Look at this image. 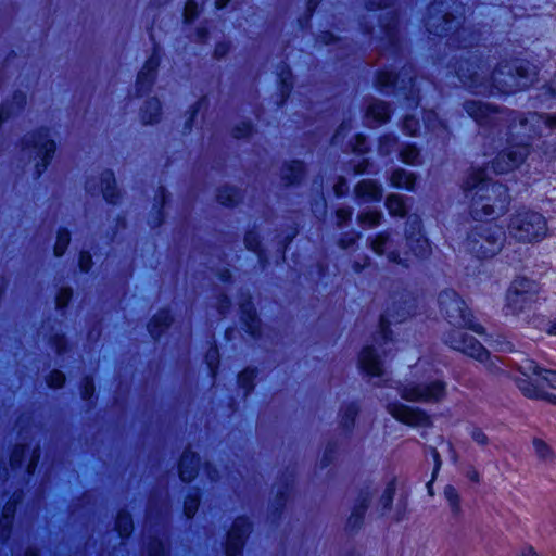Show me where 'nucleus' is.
I'll list each match as a JSON object with an SVG mask.
<instances>
[{
    "label": "nucleus",
    "instance_id": "obj_32",
    "mask_svg": "<svg viewBox=\"0 0 556 556\" xmlns=\"http://www.w3.org/2000/svg\"><path fill=\"white\" fill-rule=\"evenodd\" d=\"M278 70H279V72L277 73V76H278L280 85H281V88H280L281 101H280V103H282L289 97L290 91L292 89V73L286 63L280 64L278 66Z\"/></svg>",
    "mask_w": 556,
    "mask_h": 556
},
{
    "label": "nucleus",
    "instance_id": "obj_21",
    "mask_svg": "<svg viewBox=\"0 0 556 556\" xmlns=\"http://www.w3.org/2000/svg\"><path fill=\"white\" fill-rule=\"evenodd\" d=\"M23 494L14 493L12 498L4 505L0 519V540L5 541L11 532L12 522L15 516L16 506L22 501Z\"/></svg>",
    "mask_w": 556,
    "mask_h": 556
},
{
    "label": "nucleus",
    "instance_id": "obj_51",
    "mask_svg": "<svg viewBox=\"0 0 556 556\" xmlns=\"http://www.w3.org/2000/svg\"><path fill=\"white\" fill-rule=\"evenodd\" d=\"M489 344L500 352H513L514 345L510 341L506 340L504 337L498 336L496 339L489 341Z\"/></svg>",
    "mask_w": 556,
    "mask_h": 556
},
{
    "label": "nucleus",
    "instance_id": "obj_23",
    "mask_svg": "<svg viewBox=\"0 0 556 556\" xmlns=\"http://www.w3.org/2000/svg\"><path fill=\"white\" fill-rule=\"evenodd\" d=\"M357 198L365 201H380L382 198V188L371 179L361 180L355 187Z\"/></svg>",
    "mask_w": 556,
    "mask_h": 556
},
{
    "label": "nucleus",
    "instance_id": "obj_57",
    "mask_svg": "<svg viewBox=\"0 0 556 556\" xmlns=\"http://www.w3.org/2000/svg\"><path fill=\"white\" fill-rule=\"evenodd\" d=\"M351 129V123L350 122H342V124L338 127L336 130L333 137H332V144H339L345 137V135Z\"/></svg>",
    "mask_w": 556,
    "mask_h": 556
},
{
    "label": "nucleus",
    "instance_id": "obj_1",
    "mask_svg": "<svg viewBox=\"0 0 556 556\" xmlns=\"http://www.w3.org/2000/svg\"><path fill=\"white\" fill-rule=\"evenodd\" d=\"M451 2L456 4V0ZM448 8L450 0H434L429 7L426 27L429 34L447 37V46L455 52L453 58L459 59L454 65L455 75L467 89L478 94H509L523 90L535 81L536 66L519 59L500 62L490 74L482 54L479 50H472L478 47L480 34L460 26L464 7L456 5L454 9L458 16L447 11Z\"/></svg>",
    "mask_w": 556,
    "mask_h": 556
},
{
    "label": "nucleus",
    "instance_id": "obj_8",
    "mask_svg": "<svg viewBox=\"0 0 556 556\" xmlns=\"http://www.w3.org/2000/svg\"><path fill=\"white\" fill-rule=\"evenodd\" d=\"M541 286L525 276H517L509 285L504 312L506 315L519 316L531 311L540 300Z\"/></svg>",
    "mask_w": 556,
    "mask_h": 556
},
{
    "label": "nucleus",
    "instance_id": "obj_48",
    "mask_svg": "<svg viewBox=\"0 0 556 556\" xmlns=\"http://www.w3.org/2000/svg\"><path fill=\"white\" fill-rule=\"evenodd\" d=\"M27 446L24 444H17L13 448L10 456V465L12 469L20 467L23 464Z\"/></svg>",
    "mask_w": 556,
    "mask_h": 556
},
{
    "label": "nucleus",
    "instance_id": "obj_59",
    "mask_svg": "<svg viewBox=\"0 0 556 556\" xmlns=\"http://www.w3.org/2000/svg\"><path fill=\"white\" fill-rule=\"evenodd\" d=\"M352 208L351 207H340L336 212V216L338 219V227H342L346 222H349L352 217Z\"/></svg>",
    "mask_w": 556,
    "mask_h": 556
},
{
    "label": "nucleus",
    "instance_id": "obj_10",
    "mask_svg": "<svg viewBox=\"0 0 556 556\" xmlns=\"http://www.w3.org/2000/svg\"><path fill=\"white\" fill-rule=\"evenodd\" d=\"M376 85L379 89L396 87L406 100L407 106L416 108L419 104V90L415 88V70L412 65H404L399 74L380 71Z\"/></svg>",
    "mask_w": 556,
    "mask_h": 556
},
{
    "label": "nucleus",
    "instance_id": "obj_3",
    "mask_svg": "<svg viewBox=\"0 0 556 556\" xmlns=\"http://www.w3.org/2000/svg\"><path fill=\"white\" fill-rule=\"evenodd\" d=\"M391 247L392 240L387 231L377 235L370 242V248L377 255L386 254L389 262L404 268L427 260L432 253L431 244L422 233V223L418 216H409L407 219L403 251L391 249Z\"/></svg>",
    "mask_w": 556,
    "mask_h": 556
},
{
    "label": "nucleus",
    "instance_id": "obj_39",
    "mask_svg": "<svg viewBox=\"0 0 556 556\" xmlns=\"http://www.w3.org/2000/svg\"><path fill=\"white\" fill-rule=\"evenodd\" d=\"M255 370L245 368L238 375V383L244 390V396H248L254 389Z\"/></svg>",
    "mask_w": 556,
    "mask_h": 556
},
{
    "label": "nucleus",
    "instance_id": "obj_18",
    "mask_svg": "<svg viewBox=\"0 0 556 556\" xmlns=\"http://www.w3.org/2000/svg\"><path fill=\"white\" fill-rule=\"evenodd\" d=\"M241 321L245 326V331L253 338L261 334V320L251 301L250 295L242 296L240 303Z\"/></svg>",
    "mask_w": 556,
    "mask_h": 556
},
{
    "label": "nucleus",
    "instance_id": "obj_34",
    "mask_svg": "<svg viewBox=\"0 0 556 556\" xmlns=\"http://www.w3.org/2000/svg\"><path fill=\"white\" fill-rule=\"evenodd\" d=\"M395 489V480H391L390 482H388L383 493L381 494L378 503V508L380 510L381 516L386 515V513L391 509L394 500Z\"/></svg>",
    "mask_w": 556,
    "mask_h": 556
},
{
    "label": "nucleus",
    "instance_id": "obj_36",
    "mask_svg": "<svg viewBox=\"0 0 556 556\" xmlns=\"http://www.w3.org/2000/svg\"><path fill=\"white\" fill-rule=\"evenodd\" d=\"M116 530L122 538H128L134 530L131 516L127 511H119L116 517Z\"/></svg>",
    "mask_w": 556,
    "mask_h": 556
},
{
    "label": "nucleus",
    "instance_id": "obj_50",
    "mask_svg": "<svg viewBox=\"0 0 556 556\" xmlns=\"http://www.w3.org/2000/svg\"><path fill=\"white\" fill-rule=\"evenodd\" d=\"M419 130V121L412 115H406L403 121V131L408 136H416Z\"/></svg>",
    "mask_w": 556,
    "mask_h": 556
},
{
    "label": "nucleus",
    "instance_id": "obj_33",
    "mask_svg": "<svg viewBox=\"0 0 556 556\" xmlns=\"http://www.w3.org/2000/svg\"><path fill=\"white\" fill-rule=\"evenodd\" d=\"M386 206L392 216L404 217L407 213V206L402 195L390 194L386 200Z\"/></svg>",
    "mask_w": 556,
    "mask_h": 556
},
{
    "label": "nucleus",
    "instance_id": "obj_5",
    "mask_svg": "<svg viewBox=\"0 0 556 556\" xmlns=\"http://www.w3.org/2000/svg\"><path fill=\"white\" fill-rule=\"evenodd\" d=\"M519 376L515 383L523 396L530 400L545 401L556 406V392L545 389H556V370L540 367L534 361L525 358L517 364Z\"/></svg>",
    "mask_w": 556,
    "mask_h": 556
},
{
    "label": "nucleus",
    "instance_id": "obj_64",
    "mask_svg": "<svg viewBox=\"0 0 556 556\" xmlns=\"http://www.w3.org/2000/svg\"><path fill=\"white\" fill-rule=\"evenodd\" d=\"M358 238H359V235L353 232V233L346 235L344 238H341L339 240L338 244L341 249H349L356 243Z\"/></svg>",
    "mask_w": 556,
    "mask_h": 556
},
{
    "label": "nucleus",
    "instance_id": "obj_11",
    "mask_svg": "<svg viewBox=\"0 0 556 556\" xmlns=\"http://www.w3.org/2000/svg\"><path fill=\"white\" fill-rule=\"evenodd\" d=\"M49 137V130L41 128L36 132L27 134L22 141V149L30 159H40V162L36 163L37 177L47 169L56 149L55 142Z\"/></svg>",
    "mask_w": 556,
    "mask_h": 556
},
{
    "label": "nucleus",
    "instance_id": "obj_38",
    "mask_svg": "<svg viewBox=\"0 0 556 556\" xmlns=\"http://www.w3.org/2000/svg\"><path fill=\"white\" fill-rule=\"evenodd\" d=\"M358 413V407L356 404H349L342 413L340 426L344 431H351L354 427L355 418Z\"/></svg>",
    "mask_w": 556,
    "mask_h": 556
},
{
    "label": "nucleus",
    "instance_id": "obj_9",
    "mask_svg": "<svg viewBox=\"0 0 556 556\" xmlns=\"http://www.w3.org/2000/svg\"><path fill=\"white\" fill-rule=\"evenodd\" d=\"M438 303L441 314L450 325L457 328L471 329L478 334L484 333V328L473 323L471 312L456 291L452 289L441 291L438 296Z\"/></svg>",
    "mask_w": 556,
    "mask_h": 556
},
{
    "label": "nucleus",
    "instance_id": "obj_46",
    "mask_svg": "<svg viewBox=\"0 0 556 556\" xmlns=\"http://www.w3.org/2000/svg\"><path fill=\"white\" fill-rule=\"evenodd\" d=\"M400 157L403 163L414 165L419 159V150L413 144H407L401 150Z\"/></svg>",
    "mask_w": 556,
    "mask_h": 556
},
{
    "label": "nucleus",
    "instance_id": "obj_24",
    "mask_svg": "<svg viewBox=\"0 0 556 556\" xmlns=\"http://www.w3.org/2000/svg\"><path fill=\"white\" fill-rule=\"evenodd\" d=\"M101 186L100 192L103 194V198L112 204L117 202L119 197L118 190L116 188V181L114 173L111 170H105L101 174Z\"/></svg>",
    "mask_w": 556,
    "mask_h": 556
},
{
    "label": "nucleus",
    "instance_id": "obj_28",
    "mask_svg": "<svg viewBox=\"0 0 556 556\" xmlns=\"http://www.w3.org/2000/svg\"><path fill=\"white\" fill-rule=\"evenodd\" d=\"M161 115V103L159 99L151 98L144 102L140 110V118L143 124H154L159 122Z\"/></svg>",
    "mask_w": 556,
    "mask_h": 556
},
{
    "label": "nucleus",
    "instance_id": "obj_49",
    "mask_svg": "<svg viewBox=\"0 0 556 556\" xmlns=\"http://www.w3.org/2000/svg\"><path fill=\"white\" fill-rule=\"evenodd\" d=\"M148 556H165V544L159 538H152L147 546Z\"/></svg>",
    "mask_w": 556,
    "mask_h": 556
},
{
    "label": "nucleus",
    "instance_id": "obj_7",
    "mask_svg": "<svg viewBox=\"0 0 556 556\" xmlns=\"http://www.w3.org/2000/svg\"><path fill=\"white\" fill-rule=\"evenodd\" d=\"M505 232L496 224H480L475 226L467 236L466 250L479 260L491 258L502 250Z\"/></svg>",
    "mask_w": 556,
    "mask_h": 556
},
{
    "label": "nucleus",
    "instance_id": "obj_31",
    "mask_svg": "<svg viewBox=\"0 0 556 556\" xmlns=\"http://www.w3.org/2000/svg\"><path fill=\"white\" fill-rule=\"evenodd\" d=\"M425 128L431 132H440L443 136L447 135V126L442 122L434 111H425L422 113ZM437 136H440L437 134Z\"/></svg>",
    "mask_w": 556,
    "mask_h": 556
},
{
    "label": "nucleus",
    "instance_id": "obj_4",
    "mask_svg": "<svg viewBox=\"0 0 556 556\" xmlns=\"http://www.w3.org/2000/svg\"><path fill=\"white\" fill-rule=\"evenodd\" d=\"M485 172L484 168L473 170L462 186L465 197L471 198L473 219L502 215L510 203L507 187L489 179Z\"/></svg>",
    "mask_w": 556,
    "mask_h": 556
},
{
    "label": "nucleus",
    "instance_id": "obj_12",
    "mask_svg": "<svg viewBox=\"0 0 556 556\" xmlns=\"http://www.w3.org/2000/svg\"><path fill=\"white\" fill-rule=\"evenodd\" d=\"M413 299H408V294L401 293L399 300H393V308H387V311L380 316L379 332L375 338V342L379 346L387 345L392 342L391 331L389 329L391 324H397L404 321L410 316L413 308Z\"/></svg>",
    "mask_w": 556,
    "mask_h": 556
},
{
    "label": "nucleus",
    "instance_id": "obj_58",
    "mask_svg": "<svg viewBox=\"0 0 556 556\" xmlns=\"http://www.w3.org/2000/svg\"><path fill=\"white\" fill-rule=\"evenodd\" d=\"M334 455H336V446L333 444L329 443L326 446L323 457L320 459V467L325 468L328 465H330L334 458Z\"/></svg>",
    "mask_w": 556,
    "mask_h": 556
},
{
    "label": "nucleus",
    "instance_id": "obj_42",
    "mask_svg": "<svg viewBox=\"0 0 556 556\" xmlns=\"http://www.w3.org/2000/svg\"><path fill=\"white\" fill-rule=\"evenodd\" d=\"M200 505V497L198 491L188 494L185 498L184 513L188 519L192 518L198 511Z\"/></svg>",
    "mask_w": 556,
    "mask_h": 556
},
{
    "label": "nucleus",
    "instance_id": "obj_41",
    "mask_svg": "<svg viewBox=\"0 0 556 556\" xmlns=\"http://www.w3.org/2000/svg\"><path fill=\"white\" fill-rule=\"evenodd\" d=\"M205 363L213 378L217 375L219 365V351L216 344H213L205 354Z\"/></svg>",
    "mask_w": 556,
    "mask_h": 556
},
{
    "label": "nucleus",
    "instance_id": "obj_62",
    "mask_svg": "<svg viewBox=\"0 0 556 556\" xmlns=\"http://www.w3.org/2000/svg\"><path fill=\"white\" fill-rule=\"evenodd\" d=\"M366 137L358 134L355 137V143L352 146V151L358 154H365L367 152Z\"/></svg>",
    "mask_w": 556,
    "mask_h": 556
},
{
    "label": "nucleus",
    "instance_id": "obj_14",
    "mask_svg": "<svg viewBox=\"0 0 556 556\" xmlns=\"http://www.w3.org/2000/svg\"><path fill=\"white\" fill-rule=\"evenodd\" d=\"M444 342L451 349L459 351L480 363L490 358L489 351L472 336L464 332L462 329H453L444 334Z\"/></svg>",
    "mask_w": 556,
    "mask_h": 556
},
{
    "label": "nucleus",
    "instance_id": "obj_54",
    "mask_svg": "<svg viewBox=\"0 0 556 556\" xmlns=\"http://www.w3.org/2000/svg\"><path fill=\"white\" fill-rule=\"evenodd\" d=\"M72 295H73V292H72L71 288H62L56 295V300H55L56 307L63 308V307L67 306V304L70 303V301L72 299Z\"/></svg>",
    "mask_w": 556,
    "mask_h": 556
},
{
    "label": "nucleus",
    "instance_id": "obj_60",
    "mask_svg": "<svg viewBox=\"0 0 556 556\" xmlns=\"http://www.w3.org/2000/svg\"><path fill=\"white\" fill-rule=\"evenodd\" d=\"M407 516V504L406 502H399L396 505V508L392 515V519L395 522H400L404 519H406Z\"/></svg>",
    "mask_w": 556,
    "mask_h": 556
},
{
    "label": "nucleus",
    "instance_id": "obj_45",
    "mask_svg": "<svg viewBox=\"0 0 556 556\" xmlns=\"http://www.w3.org/2000/svg\"><path fill=\"white\" fill-rule=\"evenodd\" d=\"M71 241L70 232L66 229H62L58 232L56 242L54 245L55 256H62L66 251Z\"/></svg>",
    "mask_w": 556,
    "mask_h": 556
},
{
    "label": "nucleus",
    "instance_id": "obj_29",
    "mask_svg": "<svg viewBox=\"0 0 556 556\" xmlns=\"http://www.w3.org/2000/svg\"><path fill=\"white\" fill-rule=\"evenodd\" d=\"M366 116L378 123H386L390 118V106L384 101L372 100L367 108Z\"/></svg>",
    "mask_w": 556,
    "mask_h": 556
},
{
    "label": "nucleus",
    "instance_id": "obj_40",
    "mask_svg": "<svg viewBox=\"0 0 556 556\" xmlns=\"http://www.w3.org/2000/svg\"><path fill=\"white\" fill-rule=\"evenodd\" d=\"M533 447L536 456L543 462H553L555 454L551 446L541 439L535 438L533 440Z\"/></svg>",
    "mask_w": 556,
    "mask_h": 556
},
{
    "label": "nucleus",
    "instance_id": "obj_22",
    "mask_svg": "<svg viewBox=\"0 0 556 556\" xmlns=\"http://www.w3.org/2000/svg\"><path fill=\"white\" fill-rule=\"evenodd\" d=\"M199 463L200 459L198 455L190 451V448H186L179 460V477L185 482H190L193 480L199 471Z\"/></svg>",
    "mask_w": 556,
    "mask_h": 556
},
{
    "label": "nucleus",
    "instance_id": "obj_56",
    "mask_svg": "<svg viewBox=\"0 0 556 556\" xmlns=\"http://www.w3.org/2000/svg\"><path fill=\"white\" fill-rule=\"evenodd\" d=\"M252 132V125L250 123H241L232 129V136L237 139L247 138Z\"/></svg>",
    "mask_w": 556,
    "mask_h": 556
},
{
    "label": "nucleus",
    "instance_id": "obj_17",
    "mask_svg": "<svg viewBox=\"0 0 556 556\" xmlns=\"http://www.w3.org/2000/svg\"><path fill=\"white\" fill-rule=\"evenodd\" d=\"M160 47L154 43L153 52L146 61L142 70L138 73L136 81L137 97L143 96L149 91L154 83L155 73L160 64Z\"/></svg>",
    "mask_w": 556,
    "mask_h": 556
},
{
    "label": "nucleus",
    "instance_id": "obj_19",
    "mask_svg": "<svg viewBox=\"0 0 556 556\" xmlns=\"http://www.w3.org/2000/svg\"><path fill=\"white\" fill-rule=\"evenodd\" d=\"M359 368L370 377H381L383 375L380 355L374 345L365 346L359 353Z\"/></svg>",
    "mask_w": 556,
    "mask_h": 556
},
{
    "label": "nucleus",
    "instance_id": "obj_37",
    "mask_svg": "<svg viewBox=\"0 0 556 556\" xmlns=\"http://www.w3.org/2000/svg\"><path fill=\"white\" fill-rule=\"evenodd\" d=\"M444 497L450 506V509L454 516L460 514V496L458 491L453 485H446L444 488Z\"/></svg>",
    "mask_w": 556,
    "mask_h": 556
},
{
    "label": "nucleus",
    "instance_id": "obj_61",
    "mask_svg": "<svg viewBox=\"0 0 556 556\" xmlns=\"http://www.w3.org/2000/svg\"><path fill=\"white\" fill-rule=\"evenodd\" d=\"M94 391H96V388H94L92 378L86 377L84 379V387H83V392H81L83 399L84 400L91 399L94 394Z\"/></svg>",
    "mask_w": 556,
    "mask_h": 556
},
{
    "label": "nucleus",
    "instance_id": "obj_44",
    "mask_svg": "<svg viewBox=\"0 0 556 556\" xmlns=\"http://www.w3.org/2000/svg\"><path fill=\"white\" fill-rule=\"evenodd\" d=\"M244 244L248 250L253 251L257 254L261 262H263V254L261 251V242L258 235L254 231L247 232L244 237Z\"/></svg>",
    "mask_w": 556,
    "mask_h": 556
},
{
    "label": "nucleus",
    "instance_id": "obj_53",
    "mask_svg": "<svg viewBox=\"0 0 556 556\" xmlns=\"http://www.w3.org/2000/svg\"><path fill=\"white\" fill-rule=\"evenodd\" d=\"M47 382L51 388H61L65 382V376L60 370H52L48 376Z\"/></svg>",
    "mask_w": 556,
    "mask_h": 556
},
{
    "label": "nucleus",
    "instance_id": "obj_6",
    "mask_svg": "<svg viewBox=\"0 0 556 556\" xmlns=\"http://www.w3.org/2000/svg\"><path fill=\"white\" fill-rule=\"evenodd\" d=\"M509 236L521 243L542 241L548 231L547 220L543 214L530 208L516 211L507 225Z\"/></svg>",
    "mask_w": 556,
    "mask_h": 556
},
{
    "label": "nucleus",
    "instance_id": "obj_13",
    "mask_svg": "<svg viewBox=\"0 0 556 556\" xmlns=\"http://www.w3.org/2000/svg\"><path fill=\"white\" fill-rule=\"evenodd\" d=\"M446 382L441 379L409 382L400 388V394L409 402L439 403L446 395Z\"/></svg>",
    "mask_w": 556,
    "mask_h": 556
},
{
    "label": "nucleus",
    "instance_id": "obj_20",
    "mask_svg": "<svg viewBox=\"0 0 556 556\" xmlns=\"http://www.w3.org/2000/svg\"><path fill=\"white\" fill-rule=\"evenodd\" d=\"M372 492L369 486L361 490L357 504L354 506L351 516L348 519V528L351 531H355L361 528L364 520V515L368 508L371 500Z\"/></svg>",
    "mask_w": 556,
    "mask_h": 556
},
{
    "label": "nucleus",
    "instance_id": "obj_26",
    "mask_svg": "<svg viewBox=\"0 0 556 556\" xmlns=\"http://www.w3.org/2000/svg\"><path fill=\"white\" fill-rule=\"evenodd\" d=\"M304 175V164L301 161H291L282 168L281 179L286 186L300 182Z\"/></svg>",
    "mask_w": 556,
    "mask_h": 556
},
{
    "label": "nucleus",
    "instance_id": "obj_52",
    "mask_svg": "<svg viewBox=\"0 0 556 556\" xmlns=\"http://www.w3.org/2000/svg\"><path fill=\"white\" fill-rule=\"evenodd\" d=\"M198 4L194 0H188L184 9V20L187 23L192 22L198 15Z\"/></svg>",
    "mask_w": 556,
    "mask_h": 556
},
{
    "label": "nucleus",
    "instance_id": "obj_15",
    "mask_svg": "<svg viewBox=\"0 0 556 556\" xmlns=\"http://www.w3.org/2000/svg\"><path fill=\"white\" fill-rule=\"evenodd\" d=\"M251 531V522L244 518H237L227 534L226 556H241L244 540Z\"/></svg>",
    "mask_w": 556,
    "mask_h": 556
},
{
    "label": "nucleus",
    "instance_id": "obj_63",
    "mask_svg": "<svg viewBox=\"0 0 556 556\" xmlns=\"http://www.w3.org/2000/svg\"><path fill=\"white\" fill-rule=\"evenodd\" d=\"M78 264H79V268L81 271H84V273L89 271V269L91 268V265H92V258H91V255L89 254V252H87V251L80 252Z\"/></svg>",
    "mask_w": 556,
    "mask_h": 556
},
{
    "label": "nucleus",
    "instance_id": "obj_43",
    "mask_svg": "<svg viewBox=\"0 0 556 556\" xmlns=\"http://www.w3.org/2000/svg\"><path fill=\"white\" fill-rule=\"evenodd\" d=\"M382 214L379 211H367L358 215L357 219L361 225L375 227L381 222Z\"/></svg>",
    "mask_w": 556,
    "mask_h": 556
},
{
    "label": "nucleus",
    "instance_id": "obj_47",
    "mask_svg": "<svg viewBox=\"0 0 556 556\" xmlns=\"http://www.w3.org/2000/svg\"><path fill=\"white\" fill-rule=\"evenodd\" d=\"M397 147V138L391 135L383 136L379 142V153L389 155L395 151Z\"/></svg>",
    "mask_w": 556,
    "mask_h": 556
},
{
    "label": "nucleus",
    "instance_id": "obj_25",
    "mask_svg": "<svg viewBox=\"0 0 556 556\" xmlns=\"http://www.w3.org/2000/svg\"><path fill=\"white\" fill-rule=\"evenodd\" d=\"M172 316L167 309L160 311L153 316L148 325V330L152 338L159 339L172 323Z\"/></svg>",
    "mask_w": 556,
    "mask_h": 556
},
{
    "label": "nucleus",
    "instance_id": "obj_16",
    "mask_svg": "<svg viewBox=\"0 0 556 556\" xmlns=\"http://www.w3.org/2000/svg\"><path fill=\"white\" fill-rule=\"evenodd\" d=\"M387 409L396 420L408 426L428 427L431 424L430 417L425 412L402 403L388 404Z\"/></svg>",
    "mask_w": 556,
    "mask_h": 556
},
{
    "label": "nucleus",
    "instance_id": "obj_55",
    "mask_svg": "<svg viewBox=\"0 0 556 556\" xmlns=\"http://www.w3.org/2000/svg\"><path fill=\"white\" fill-rule=\"evenodd\" d=\"M292 491V486L287 483L283 488V490H279L277 492L276 498H275V505L276 509L281 508L285 506L287 500L289 498Z\"/></svg>",
    "mask_w": 556,
    "mask_h": 556
},
{
    "label": "nucleus",
    "instance_id": "obj_2",
    "mask_svg": "<svg viewBox=\"0 0 556 556\" xmlns=\"http://www.w3.org/2000/svg\"><path fill=\"white\" fill-rule=\"evenodd\" d=\"M464 109L477 124L490 128V134L485 137L496 132L501 144L504 139L506 141L505 149L492 161V169L495 174L514 170L530 154L531 144L528 141L515 142V135H522L530 139L541 137L544 128L556 129V112L519 113L509 109L494 108L479 100L466 101Z\"/></svg>",
    "mask_w": 556,
    "mask_h": 556
},
{
    "label": "nucleus",
    "instance_id": "obj_30",
    "mask_svg": "<svg viewBox=\"0 0 556 556\" xmlns=\"http://www.w3.org/2000/svg\"><path fill=\"white\" fill-rule=\"evenodd\" d=\"M390 181L392 186L396 188L413 190L416 182V176L403 168H397L392 173Z\"/></svg>",
    "mask_w": 556,
    "mask_h": 556
},
{
    "label": "nucleus",
    "instance_id": "obj_35",
    "mask_svg": "<svg viewBox=\"0 0 556 556\" xmlns=\"http://www.w3.org/2000/svg\"><path fill=\"white\" fill-rule=\"evenodd\" d=\"M240 200V192L236 188L224 186L218 189L217 201L225 206H233Z\"/></svg>",
    "mask_w": 556,
    "mask_h": 556
},
{
    "label": "nucleus",
    "instance_id": "obj_27",
    "mask_svg": "<svg viewBox=\"0 0 556 556\" xmlns=\"http://www.w3.org/2000/svg\"><path fill=\"white\" fill-rule=\"evenodd\" d=\"M399 17L396 13H391V16L387 23L382 25L384 28L386 36L389 40V48L393 54L399 56L401 54V47L396 37Z\"/></svg>",
    "mask_w": 556,
    "mask_h": 556
}]
</instances>
